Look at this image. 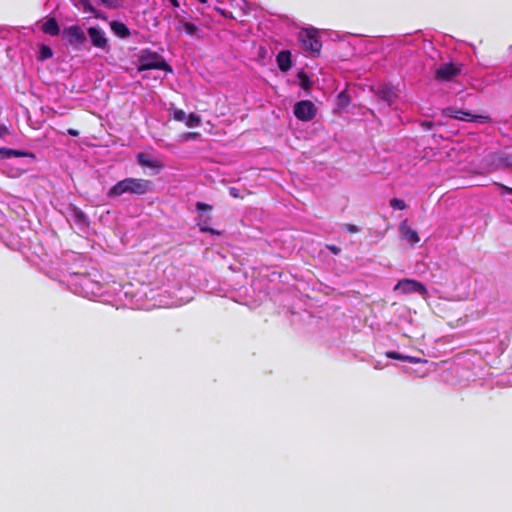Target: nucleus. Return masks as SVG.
I'll return each instance as SVG.
<instances>
[{
  "label": "nucleus",
  "instance_id": "obj_13",
  "mask_svg": "<svg viewBox=\"0 0 512 512\" xmlns=\"http://www.w3.org/2000/svg\"><path fill=\"white\" fill-rule=\"evenodd\" d=\"M110 28L112 32L120 38H127L130 36V31L128 27L119 21H111Z\"/></svg>",
  "mask_w": 512,
  "mask_h": 512
},
{
  "label": "nucleus",
  "instance_id": "obj_5",
  "mask_svg": "<svg viewBox=\"0 0 512 512\" xmlns=\"http://www.w3.org/2000/svg\"><path fill=\"white\" fill-rule=\"evenodd\" d=\"M395 291H400L402 294L417 293L421 296L427 295L426 287L419 281L413 279H402L394 287Z\"/></svg>",
  "mask_w": 512,
  "mask_h": 512
},
{
  "label": "nucleus",
  "instance_id": "obj_19",
  "mask_svg": "<svg viewBox=\"0 0 512 512\" xmlns=\"http://www.w3.org/2000/svg\"><path fill=\"white\" fill-rule=\"evenodd\" d=\"M390 206L393 209L404 210L406 208V203L401 199L393 198L390 200Z\"/></svg>",
  "mask_w": 512,
  "mask_h": 512
},
{
  "label": "nucleus",
  "instance_id": "obj_8",
  "mask_svg": "<svg viewBox=\"0 0 512 512\" xmlns=\"http://www.w3.org/2000/svg\"><path fill=\"white\" fill-rule=\"evenodd\" d=\"M63 38L72 46H80L85 40L86 36L83 29L78 25L67 26L63 29Z\"/></svg>",
  "mask_w": 512,
  "mask_h": 512
},
{
  "label": "nucleus",
  "instance_id": "obj_16",
  "mask_svg": "<svg viewBox=\"0 0 512 512\" xmlns=\"http://www.w3.org/2000/svg\"><path fill=\"white\" fill-rule=\"evenodd\" d=\"M82 286L86 295H88L89 293H91L92 295H97L100 290V287L98 285L93 284L88 278H84L82 280Z\"/></svg>",
  "mask_w": 512,
  "mask_h": 512
},
{
  "label": "nucleus",
  "instance_id": "obj_27",
  "mask_svg": "<svg viewBox=\"0 0 512 512\" xmlns=\"http://www.w3.org/2000/svg\"><path fill=\"white\" fill-rule=\"evenodd\" d=\"M503 162L505 165L511 166L512 165V155L505 154V156L503 157Z\"/></svg>",
  "mask_w": 512,
  "mask_h": 512
},
{
  "label": "nucleus",
  "instance_id": "obj_6",
  "mask_svg": "<svg viewBox=\"0 0 512 512\" xmlns=\"http://www.w3.org/2000/svg\"><path fill=\"white\" fill-rule=\"evenodd\" d=\"M444 115L462 121L468 122H478V123H487L490 121V118L485 115H476L470 112L457 110L454 108H447L444 110Z\"/></svg>",
  "mask_w": 512,
  "mask_h": 512
},
{
  "label": "nucleus",
  "instance_id": "obj_30",
  "mask_svg": "<svg viewBox=\"0 0 512 512\" xmlns=\"http://www.w3.org/2000/svg\"><path fill=\"white\" fill-rule=\"evenodd\" d=\"M75 214L80 220H83L85 218L83 212L80 210H77Z\"/></svg>",
  "mask_w": 512,
  "mask_h": 512
},
{
  "label": "nucleus",
  "instance_id": "obj_18",
  "mask_svg": "<svg viewBox=\"0 0 512 512\" xmlns=\"http://www.w3.org/2000/svg\"><path fill=\"white\" fill-rule=\"evenodd\" d=\"M181 26H179V30H184L187 34L189 35H194L198 28L193 24V23H190V22H181L180 23Z\"/></svg>",
  "mask_w": 512,
  "mask_h": 512
},
{
  "label": "nucleus",
  "instance_id": "obj_29",
  "mask_svg": "<svg viewBox=\"0 0 512 512\" xmlns=\"http://www.w3.org/2000/svg\"><path fill=\"white\" fill-rule=\"evenodd\" d=\"M68 134L71 136H78L79 132L75 129H68Z\"/></svg>",
  "mask_w": 512,
  "mask_h": 512
},
{
  "label": "nucleus",
  "instance_id": "obj_22",
  "mask_svg": "<svg viewBox=\"0 0 512 512\" xmlns=\"http://www.w3.org/2000/svg\"><path fill=\"white\" fill-rule=\"evenodd\" d=\"M4 153H5V156H7V157H10V156H17V157H19V156L26 155L25 153H22V152L17 151V150H12V149H8Z\"/></svg>",
  "mask_w": 512,
  "mask_h": 512
},
{
  "label": "nucleus",
  "instance_id": "obj_17",
  "mask_svg": "<svg viewBox=\"0 0 512 512\" xmlns=\"http://www.w3.org/2000/svg\"><path fill=\"white\" fill-rule=\"evenodd\" d=\"M201 123V119L199 116L191 113L186 117L185 124L189 128L198 127Z\"/></svg>",
  "mask_w": 512,
  "mask_h": 512
},
{
  "label": "nucleus",
  "instance_id": "obj_11",
  "mask_svg": "<svg viewBox=\"0 0 512 512\" xmlns=\"http://www.w3.org/2000/svg\"><path fill=\"white\" fill-rule=\"evenodd\" d=\"M276 61L279 69L283 72H287L292 66L291 54L289 51L279 52Z\"/></svg>",
  "mask_w": 512,
  "mask_h": 512
},
{
  "label": "nucleus",
  "instance_id": "obj_2",
  "mask_svg": "<svg viewBox=\"0 0 512 512\" xmlns=\"http://www.w3.org/2000/svg\"><path fill=\"white\" fill-rule=\"evenodd\" d=\"M158 69L171 72V67L166 63L164 58L156 52L143 50L139 57V71Z\"/></svg>",
  "mask_w": 512,
  "mask_h": 512
},
{
  "label": "nucleus",
  "instance_id": "obj_31",
  "mask_svg": "<svg viewBox=\"0 0 512 512\" xmlns=\"http://www.w3.org/2000/svg\"><path fill=\"white\" fill-rule=\"evenodd\" d=\"M169 2L171 3V5H172L174 8L179 7V2H178V0H169Z\"/></svg>",
  "mask_w": 512,
  "mask_h": 512
},
{
  "label": "nucleus",
  "instance_id": "obj_21",
  "mask_svg": "<svg viewBox=\"0 0 512 512\" xmlns=\"http://www.w3.org/2000/svg\"><path fill=\"white\" fill-rule=\"evenodd\" d=\"M186 113L181 109H176L173 112V118L176 121H185L186 120Z\"/></svg>",
  "mask_w": 512,
  "mask_h": 512
},
{
  "label": "nucleus",
  "instance_id": "obj_23",
  "mask_svg": "<svg viewBox=\"0 0 512 512\" xmlns=\"http://www.w3.org/2000/svg\"><path fill=\"white\" fill-rule=\"evenodd\" d=\"M199 227H200V231L202 232H209L211 234H215V235H219V232L216 231L215 229L213 228H209L207 227L206 225H203V224H199Z\"/></svg>",
  "mask_w": 512,
  "mask_h": 512
},
{
  "label": "nucleus",
  "instance_id": "obj_28",
  "mask_svg": "<svg viewBox=\"0 0 512 512\" xmlns=\"http://www.w3.org/2000/svg\"><path fill=\"white\" fill-rule=\"evenodd\" d=\"M501 189L503 190L504 193H512V188L507 187L505 185H501Z\"/></svg>",
  "mask_w": 512,
  "mask_h": 512
},
{
  "label": "nucleus",
  "instance_id": "obj_1",
  "mask_svg": "<svg viewBox=\"0 0 512 512\" xmlns=\"http://www.w3.org/2000/svg\"><path fill=\"white\" fill-rule=\"evenodd\" d=\"M151 190V182L146 179L125 178L113 185L107 193L109 198L120 197L123 194L144 195Z\"/></svg>",
  "mask_w": 512,
  "mask_h": 512
},
{
  "label": "nucleus",
  "instance_id": "obj_3",
  "mask_svg": "<svg viewBox=\"0 0 512 512\" xmlns=\"http://www.w3.org/2000/svg\"><path fill=\"white\" fill-rule=\"evenodd\" d=\"M293 113L298 120L309 122L316 116L317 107L310 100H301L295 103Z\"/></svg>",
  "mask_w": 512,
  "mask_h": 512
},
{
  "label": "nucleus",
  "instance_id": "obj_10",
  "mask_svg": "<svg viewBox=\"0 0 512 512\" xmlns=\"http://www.w3.org/2000/svg\"><path fill=\"white\" fill-rule=\"evenodd\" d=\"M137 159L141 166L158 170L163 168V164L161 163L160 160L150 156L147 153H139L137 155Z\"/></svg>",
  "mask_w": 512,
  "mask_h": 512
},
{
  "label": "nucleus",
  "instance_id": "obj_14",
  "mask_svg": "<svg viewBox=\"0 0 512 512\" xmlns=\"http://www.w3.org/2000/svg\"><path fill=\"white\" fill-rule=\"evenodd\" d=\"M402 230H403V237L405 240H407L409 243L411 244H415V243H418L420 241L419 237H418V234L415 230L409 228V227H405L404 225H402Z\"/></svg>",
  "mask_w": 512,
  "mask_h": 512
},
{
  "label": "nucleus",
  "instance_id": "obj_26",
  "mask_svg": "<svg viewBox=\"0 0 512 512\" xmlns=\"http://www.w3.org/2000/svg\"><path fill=\"white\" fill-rule=\"evenodd\" d=\"M229 194L233 197V198H240L242 197L240 195V191L239 189L235 188V187H230L229 188Z\"/></svg>",
  "mask_w": 512,
  "mask_h": 512
},
{
  "label": "nucleus",
  "instance_id": "obj_25",
  "mask_svg": "<svg viewBox=\"0 0 512 512\" xmlns=\"http://www.w3.org/2000/svg\"><path fill=\"white\" fill-rule=\"evenodd\" d=\"M196 209L198 211L210 210L211 206L208 205V204L202 203V202H197L196 203Z\"/></svg>",
  "mask_w": 512,
  "mask_h": 512
},
{
  "label": "nucleus",
  "instance_id": "obj_33",
  "mask_svg": "<svg viewBox=\"0 0 512 512\" xmlns=\"http://www.w3.org/2000/svg\"><path fill=\"white\" fill-rule=\"evenodd\" d=\"M200 3H203L205 4L207 2V0H198Z\"/></svg>",
  "mask_w": 512,
  "mask_h": 512
},
{
  "label": "nucleus",
  "instance_id": "obj_20",
  "mask_svg": "<svg viewBox=\"0 0 512 512\" xmlns=\"http://www.w3.org/2000/svg\"><path fill=\"white\" fill-rule=\"evenodd\" d=\"M53 55L52 50L48 46H42L40 49V58L47 59L51 58Z\"/></svg>",
  "mask_w": 512,
  "mask_h": 512
},
{
  "label": "nucleus",
  "instance_id": "obj_7",
  "mask_svg": "<svg viewBox=\"0 0 512 512\" xmlns=\"http://www.w3.org/2000/svg\"><path fill=\"white\" fill-rule=\"evenodd\" d=\"M87 33L90 38L91 44L94 47L105 52L110 51L109 39L107 38L104 30L98 27H89Z\"/></svg>",
  "mask_w": 512,
  "mask_h": 512
},
{
  "label": "nucleus",
  "instance_id": "obj_12",
  "mask_svg": "<svg viewBox=\"0 0 512 512\" xmlns=\"http://www.w3.org/2000/svg\"><path fill=\"white\" fill-rule=\"evenodd\" d=\"M41 30L44 34L50 36H57L60 33V28L55 18H49L45 21L41 26Z\"/></svg>",
  "mask_w": 512,
  "mask_h": 512
},
{
  "label": "nucleus",
  "instance_id": "obj_24",
  "mask_svg": "<svg viewBox=\"0 0 512 512\" xmlns=\"http://www.w3.org/2000/svg\"><path fill=\"white\" fill-rule=\"evenodd\" d=\"M344 229L349 233H357L359 231V228L353 224H345Z\"/></svg>",
  "mask_w": 512,
  "mask_h": 512
},
{
  "label": "nucleus",
  "instance_id": "obj_32",
  "mask_svg": "<svg viewBox=\"0 0 512 512\" xmlns=\"http://www.w3.org/2000/svg\"><path fill=\"white\" fill-rule=\"evenodd\" d=\"M329 248H330V250H331L333 253H335V254H337V253H338V251H339V249H338L337 247H335V246H331V247H329Z\"/></svg>",
  "mask_w": 512,
  "mask_h": 512
},
{
  "label": "nucleus",
  "instance_id": "obj_4",
  "mask_svg": "<svg viewBox=\"0 0 512 512\" xmlns=\"http://www.w3.org/2000/svg\"><path fill=\"white\" fill-rule=\"evenodd\" d=\"M462 71V65L457 63H443L435 70V79L440 82L453 81Z\"/></svg>",
  "mask_w": 512,
  "mask_h": 512
},
{
  "label": "nucleus",
  "instance_id": "obj_9",
  "mask_svg": "<svg viewBox=\"0 0 512 512\" xmlns=\"http://www.w3.org/2000/svg\"><path fill=\"white\" fill-rule=\"evenodd\" d=\"M299 41L305 51L317 55L321 49V42L311 31H303L299 35Z\"/></svg>",
  "mask_w": 512,
  "mask_h": 512
},
{
  "label": "nucleus",
  "instance_id": "obj_15",
  "mask_svg": "<svg viewBox=\"0 0 512 512\" xmlns=\"http://www.w3.org/2000/svg\"><path fill=\"white\" fill-rule=\"evenodd\" d=\"M386 356L388 358H391V359L405 361V362H410V363H418V362H420V359H418V358L407 356V355H402V354L394 352V351L387 352Z\"/></svg>",
  "mask_w": 512,
  "mask_h": 512
}]
</instances>
